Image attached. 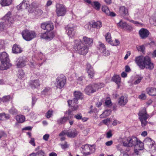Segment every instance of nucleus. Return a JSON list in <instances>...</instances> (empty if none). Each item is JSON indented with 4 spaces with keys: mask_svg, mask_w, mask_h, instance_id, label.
I'll list each match as a JSON object with an SVG mask.
<instances>
[{
    "mask_svg": "<svg viewBox=\"0 0 156 156\" xmlns=\"http://www.w3.org/2000/svg\"><path fill=\"white\" fill-rule=\"evenodd\" d=\"M79 132L75 129L67 130V136L71 138H73L77 136Z\"/></svg>",
    "mask_w": 156,
    "mask_h": 156,
    "instance_id": "obj_24",
    "label": "nucleus"
},
{
    "mask_svg": "<svg viewBox=\"0 0 156 156\" xmlns=\"http://www.w3.org/2000/svg\"><path fill=\"white\" fill-rule=\"evenodd\" d=\"M10 113L16 115L18 114L17 110L13 107H12L9 110Z\"/></svg>",
    "mask_w": 156,
    "mask_h": 156,
    "instance_id": "obj_41",
    "label": "nucleus"
},
{
    "mask_svg": "<svg viewBox=\"0 0 156 156\" xmlns=\"http://www.w3.org/2000/svg\"><path fill=\"white\" fill-rule=\"evenodd\" d=\"M49 135L48 134H46L43 136V139L45 141H47L49 137Z\"/></svg>",
    "mask_w": 156,
    "mask_h": 156,
    "instance_id": "obj_62",
    "label": "nucleus"
},
{
    "mask_svg": "<svg viewBox=\"0 0 156 156\" xmlns=\"http://www.w3.org/2000/svg\"><path fill=\"white\" fill-rule=\"evenodd\" d=\"M82 41V44H86V45L87 46L91 45L93 43V41L92 38L88 37L86 36H83Z\"/></svg>",
    "mask_w": 156,
    "mask_h": 156,
    "instance_id": "obj_27",
    "label": "nucleus"
},
{
    "mask_svg": "<svg viewBox=\"0 0 156 156\" xmlns=\"http://www.w3.org/2000/svg\"><path fill=\"white\" fill-rule=\"evenodd\" d=\"M39 36L41 38L49 41L53 38L55 36V34L52 31H47L44 33L40 34Z\"/></svg>",
    "mask_w": 156,
    "mask_h": 156,
    "instance_id": "obj_13",
    "label": "nucleus"
},
{
    "mask_svg": "<svg viewBox=\"0 0 156 156\" xmlns=\"http://www.w3.org/2000/svg\"><path fill=\"white\" fill-rule=\"evenodd\" d=\"M51 88L50 87H45L44 90L41 92V94L42 95H45L48 94L50 93Z\"/></svg>",
    "mask_w": 156,
    "mask_h": 156,
    "instance_id": "obj_40",
    "label": "nucleus"
},
{
    "mask_svg": "<svg viewBox=\"0 0 156 156\" xmlns=\"http://www.w3.org/2000/svg\"><path fill=\"white\" fill-rule=\"evenodd\" d=\"M61 148L63 149H65L68 147L69 145L68 144L67 142H65L64 144H60Z\"/></svg>",
    "mask_w": 156,
    "mask_h": 156,
    "instance_id": "obj_48",
    "label": "nucleus"
},
{
    "mask_svg": "<svg viewBox=\"0 0 156 156\" xmlns=\"http://www.w3.org/2000/svg\"><path fill=\"white\" fill-rule=\"evenodd\" d=\"M112 136V134L111 131H109L106 133V137L107 138H110Z\"/></svg>",
    "mask_w": 156,
    "mask_h": 156,
    "instance_id": "obj_60",
    "label": "nucleus"
},
{
    "mask_svg": "<svg viewBox=\"0 0 156 156\" xmlns=\"http://www.w3.org/2000/svg\"><path fill=\"white\" fill-rule=\"evenodd\" d=\"M138 140L137 138L135 137L128 138L124 140L123 142L124 146L126 147H132L135 146Z\"/></svg>",
    "mask_w": 156,
    "mask_h": 156,
    "instance_id": "obj_9",
    "label": "nucleus"
},
{
    "mask_svg": "<svg viewBox=\"0 0 156 156\" xmlns=\"http://www.w3.org/2000/svg\"><path fill=\"white\" fill-rule=\"evenodd\" d=\"M12 0H0V3L2 6H8L10 5Z\"/></svg>",
    "mask_w": 156,
    "mask_h": 156,
    "instance_id": "obj_30",
    "label": "nucleus"
},
{
    "mask_svg": "<svg viewBox=\"0 0 156 156\" xmlns=\"http://www.w3.org/2000/svg\"><path fill=\"white\" fill-rule=\"evenodd\" d=\"M101 9L102 11L107 15L108 13V12H109V10L107 6L105 5L102 6Z\"/></svg>",
    "mask_w": 156,
    "mask_h": 156,
    "instance_id": "obj_43",
    "label": "nucleus"
},
{
    "mask_svg": "<svg viewBox=\"0 0 156 156\" xmlns=\"http://www.w3.org/2000/svg\"><path fill=\"white\" fill-rule=\"evenodd\" d=\"M10 98V95L5 96L3 97L2 98V101L4 102H7L9 101Z\"/></svg>",
    "mask_w": 156,
    "mask_h": 156,
    "instance_id": "obj_45",
    "label": "nucleus"
},
{
    "mask_svg": "<svg viewBox=\"0 0 156 156\" xmlns=\"http://www.w3.org/2000/svg\"><path fill=\"white\" fill-rule=\"evenodd\" d=\"M99 44L97 47V48L100 50L101 52L103 51L104 50H105L106 49L105 45L104 44L101 43V42H99Z\"/></svg>",
    "mask_w": 156,
    "mask_h": 156,
    "instance_id": "obj_39",
    "label": "nucleus"
},
{
    "mask_svg": "<svg viewBox=\"0 0 156 156\" xmlns=\"http://www.w3.org/2000/svg\"><path fill=\"white\" fill-rule=\"evenodd\" d=\"M72 103L73 104H74V105H73L71 106V107H72V110L74 111V110H76L78 107V105H77V104H76L75 103H74V102H73V101L72 102Z\"/></svg>",
    "mask_w": 156,
    "mask_h": 156,
    "instance_id": "obj_53",
    "label": "nucleus"
},
{
    "mask_svg": "<svg viewBox=\"0 0 156 156\" xmlns=\"http://www.w3.org/2000/svg\"><path fill=\"white\" fill-rule=\"evenodd\" d=\"M71 112L69 110L66 113H67L68 116L67 117L64 116L58 119L57 121V123L59 125L64 124L69 119L72 118L73 115H71Z\"/></svg>",
    "mask_w": 156,
    "mask_h": 156,
    "instance_id": "obj_16",
    "label": "nucleus"
},
{
    "mask_svg": "<svg viewBox=\"0 0 156 156\" xmlns=\"http://www.w3.org/2000/svg\"><path fill=\"white\" fill-rule=\"evenodd\" d=\"M41 27L44 30H46L47 31H50L53 29L54 26L52 23L47 22L42 23Z\"/></svg>",
    "mask_w": 156,
    "mask_h": 156,
    "instance_id": "obj_19",
    "label": "nucleus"
},
{
    "mask_svg": "<svg viewBox=\"0 0 156 156\" xmlns=\"http://www.w3.org/2000/svg\"><path fill=\"white\" fill-rule=\"evenodd\" d=\"M74 48L77 53L83 55L87 53L88 51V46L82 44L80 40H74Z\"/></svg>",
    "mask_w": 156,
    "mask_h": 156,
    "instance_id": "obj_2",
    "label": "nucleus"
},
{
    "mask_svg": "<svg viewBox=\"0 0 156 156\" xmlns=\"http://www.w3.org/2000/svg\"><path fill=\"white\" fill-rule=\"evenodd\" d=\"M105 105L108 106H109L112 105L111 100L109 97H107L106 98L105 101Z\"/></svg>",
    "mask_w": 156,
    "mask_h": 156,
    "instance_id": "obj_46",
    "label": "nucleus"
},
{
    "mask_svg": "<svg viewBox=\"0 0 156 156\" xmlns=\"http://www.w3.org/2000/svg\"><path fill=\"white\" fill-rule=\"evenodd\" d=\"M135 61L137 65L141 69L145 68L151 70L154 67V64L151 62V58L148 56L142 55L136 57Z\"/></svg>",
    "mask_w": 156,
    "mask_h": 156,
    "instance_id": "obj_1",
    "label": "nucleus"
},
{
    "mask_svg": "<svg viewBox=\"0 0 156 156\" xmlns=\"http://www.w3.org/2000/svg\"><path fill=\"white\" fill-rule=\"evenodd\" d=\"M29 84L32 89H34L38 88L40 83L38 80H31L30 81Z\"/></svg>",
    "mask_w": 156,
    "mask_h": 156,
    "instance_id": "obj_22",
    "label": "nucleus"
},
{
    "mask_svg": "<svg viewBox=\"0 0 156 156\" xmlns=\"http://www.w3.org/2000/svg\"><path fill=\"white\" fill-rule=\"evenodd\" d=\"M117 25L118 26L120 27L121 28L125 30H130L131 28V27L127 24L126 22H124L122 20L117 23Z\"/></svg>",
    "mask_w": 156,
    "mask_h": 156,
    "instance_id": "obj_23",
    "label": "nucleus"
},
{
    "mask_svg": "<svg viewBox=\"0 0 156 156\" xmlns=\"http://www.w3.org/2000/svg\"><path fill=\"white\" fill-rule=\"evenodd\" d=\"M10 118L9 115L5 113H0V120H4L8 119Z\"/></svg>",
    "mask_w": 156,
    "mask_h": 156,
    "instance_id": "obj_35",
    "label": "nucleus"
},
{
    "mask_svg": "<svg viewBox=\"0 0 156 156\" xmlns=\"http://www.w3.org/2000/svg\"><path fill=\"white\" fill-rule=\"evenodd\" d=\"M91 5L97 10H99L100 9L101 5L98 2L95 1L92 2L91 3Z\"/></svg>",
    "mask_w": 156,
    "mask_h": 156,
    "instance_id": "obj_36",
    "label": "nucleus"
},
{
    "mask_svg": "<svg viewBox=\"0 0 156 156\" xmlns=\"http://www.w3.org/2000/svg\"><path fill=\"white\" fill-rule=\"evenodd\" d=\"M74 117L77 120H80L82 118V116L81 113H79L74 115Z\"/></svg>",
    "mask_w": 156,
    "mask_h": 156,
    "instance_id": "obj_50",
    "label": "nucleus"
},
{
    "mask_svg": "<svg viewBox=\"0 0 156 156\" xmlns=\"http://www.w3.org/2000/svg\"><path fill=\"white\" fill-rule=\"evenodd\" d=\"M80 150L84 155L87 156L94 152L95 148L94 145L85 144L82 146Z\"/></svg>",
    "mask_w": 156,
    "mask_h": 156,
    "instance_id": "obj_7",
    "label": "nucleus"
},
{
    "mask_svg": "<svg viewBox=\"0 0 156 156\" xmlns=\"http://www.w3.org/2000/svg\"><path fill=\"white\" fill-rule=\"evenodd\" d=\"M53 111L51 110H49L46 114V116L48 118H50L52 115Z\"/></svg>",
    "mask_w": 156,
    "mask_h": 156,
    "instance_id": "obj_49",
    "label": "nucleus"
},
{
    "mask_svg": "<svg viewBox=\"0 0 156 156\" xmlns=\"http://www.w3.org/2000/svg\"><path fill=\"white\" fill-rule=\"evenodd\" d=\"M105 37L106 41L110 44L112 41L110 33H107L105 36Z\"/></svg>",
    "mask_w": 156,
    "mask_h": 156,
    "instance_id": "obj_42",
    "label": "nucleus"
},
{
    "mask_svg": "<svg viewBox=\"0 0 156 156\" xmlns=\"http://www.w3.org/2000/svg\"><path fill=\"white\" fill-rule=\"evenodd\" d=\"M111 110L110 109H107L105 110L101 115H100V118H103L106 117L111 114Z\"/></svg>",
    "mask_w": 156,
    "mask_h": 156,
    "instance_id": "obj_33",
    "label": "nucleus"
},
{
    "mask_svg": "<svg viewBox=\"0 0 156 156\" xmlns=\"http://www.w3.org/2000/svg\"><path fill=\"white\" fill-rule=\"evenodd\" d=\"M144 144L148 146L149 148L154 149H155V142L152 140L151 138L149 137L146 138L144 141Z\"/></svg>",
    "mask_w": 156,
    "mask_h": 156,
    "instance_id": "obj_17",
    "label": "nucleus"
},
{
    "mask_svg": "<svg viewBox=\"0 0 156 156\" xmlns=\"http://www.w3.org/2000/svg\"><path fill=\"white\" fill-rule=\"evenodd\" d=\"M112 80L113 81L118 85L120 82L121 78L118 75H115L113 76Z\"/></svg>",
    "mask_w": 156,
    "mask_h": 156,
    "instance_id": "obj_34",
    "label": "nucleus"
},
{
    "mask_svg": "<svg viewBox=\"0 0 156 156\" xmlns=\"http://www.w3.org/2000/svg\"><path fill=\"white\" fill-rule=\"evenodd\" d=\"M102 53L103 55L105 56H107L109 55L110 53L109 51H106V49L105 50H104L103 51H102L101 52Z\"/></svg>",
    "mask_w": 156,
    "mask_h": 156,
    "instance_id": "obj_57",
    "label": "nucleus"
},
{
    "mask_svg": "<svg viewBox=\"0 0 156 156\" xmlns=\"http://www.w3.org/2000/svg\"><path fill=\"white\" fill-rule=\"evenodd\" d=\"M147 93L150 96H156V88L154 87H149L146 89Z\"/></svg>",
    "mask_w": 156,
    "mask_h": 156,
    "instance_id": "obj_29",
    "label": "nucleus"
},
{
    "mask_svg": "<svg viewBox=\"0 0 156 156\" xmlns=\"http://www.w3.org/2000/svg\"><path fill=\"white\" fill-rule=\"evenodd\" d=\"M86 70L88 73V76L90 78L94 77L95 72L93 67L89 63H87L86 65Z\"/></svg>",
    "mask_w": 156,
    "mask_h": 156,
    "instance_id": "obj_18",
    "label": "nucleus"
},
{
    "mask_svg": "<svg viewBox=\"0 0 156 156\" xmlns=\"http://www.w3.org/2000/svg\"><path fill=\"white\" fill-rule=\"evenodd\" d=\"M16 119L18 122L22 123L24 121L25 117L22 115H18L16 117Z\"/></svg>",
    "mask_w": 156,
    "mask_h": 156,
    "instance_id": "obj_37",
    "label": "nucleus"
},
{
    "mask_svg": "<svg viewBox=\"0 0 156 156\" xmlns=\"http://www.w3.org/2000/svg\"><path fill=\"white\" fill-rule=\"evenodd\" d=\"M139 119L141 122V125L143 127L145 126L147 123V119L150 116L147 113L146 108H144L140 111L138 113Z\"/></svg>",
    "mask_w": 156,
    "mask_h": 156,
    "instance_id": "obj_5",
    "label": "nucleus"
},
{
    "mask_svg": "<svg viewBox=\"0 0 156 156\" xmlns=\"http://www.w3.org/2000/svg\"><path fill=\"white\" fill-rule=\"evenodd\" d=\"M139 34L141 38L144 39L148 37L149 32L147 29L142 28L139 30Z\"/></svg>",
    "mask_w": 156,
    "mask_h": 156,
    "instance_id": "obj_21",
    "label": "nucleus"
},
{
    "mask_svg": "<svg viewBox=\"0 0 156 156\" xmlns=\"http://www.w3.org/2000/svg\"><path fill=\"white\" fill-rule=\"evenodd\" d=\"M4 42L2 40H0V49L3 48L4 46Z\"/></svg>",
    "mask_w": 156,
    "mask_h": 156,
    "instance_id": "obj_63",
    "label": "nucleus"
},
{
    "mask_svg": "<svg viewBox=\"0 0 156 156\" xmlns=\"http://www.w3.org/2000/svg\"><path fill=\"white\" fill-rule=\"evenodd\" d=\"M22 34L23 38L26 41L31 40L36 36V33L34 31L26 29L23 30Z\"/></svg>",
    "mask_w": 156,
    "mask_h": 156,
    "instance_id": "obj_6",
    "label": "nucleus"
},
{
    "mask_svg": "<svg viewBox=\"0 0 156 156\" xmlns=\"http://www.w3.org/2000/svg\"><path fill=\"white\" fill-rule=\"evenodd\" d=\"M30 6L29 2L26 0H23L22 2L20 3L17 7V9L18 10L21 9H24L27 8Z\"/></svg>",
    "mask_w": 156,
    "mask_h": 156,
    "instance_id": "obj_20",
    "label": "nucleus"
},
{
    "mask_svg": "<svg viewBox=\"0 0 156 156\" xmlns=\"http://www.w3.org/2000/svg\"><path fill=\"white\" fill-rule=\"evenodd\" d=\"M24 76V73L23 70H20L18 71V77L19 79H22Z\"/></svg>",
    "mask_w": 156,
    "mask_h": 156,
    "instance_id": "obj_44",
    "label": "nucleus"
},
{
    "mask_svg": "<svg viewBox=\"0 0 156 156\" xmlns=\"http://www.w3.org/2000/svg\"><path fill=\"white\" fill-rule=\"evenodd\" d=\"M92 27L94 28L100 29L102 27V23L100 21L93 22L92 24Z\"/></svg>",
    "mask_w": 156,
    "mask_h": 156,
    "instance_id": "obj_32",
    "label": "nucleus"
},
{
    "mask_svg": "<svg viewBox=\"0 0 156 156\" xmlns=\"http://www.w3.org/2000/svg\"><path fill=\"white\" fill-rule=\"evenodd\" d=\"M107 14V16H110L112 17H114L115 16L116 14L113 12H111L110 11Z\"/></svg>",
    "mask_w": 156,
    "mask_h": 156,
    "instance_id": "obj_59",
    "label": "nucleus"
},
{
    "mask_svg": "<svg viewBox=\"0 0 156 156\" xmlns=\"http://www.w3.org/2000/svg\"><path fill=\"white\" fill-rule=\"evenodd\" d=\"M101 87L98 84H94L90 85L87 86L84 90L85 93L88 95H90L91 94L95 92Z\"/></svg>",
    "mask_w": 156,
    "mask_h": 156,
    "instance_id": "obj_8",
    "label": "nucleus"
},
{
    "mask_svg": "<svg viewBox=\"0 0 156 156\" xmlns=\"http://www.w3.org/2000/svg\"><path fill=\"white\" fill-rule=\"evenodd\" d=\"M38 56L39 57V58H38V60H39V59H40L41 60H43V61H44V60H45V59L44 58V56L42 53H40L38 55Z\"/></svg>",
    "mask_w": 156,
    "mask_h": 156,
    "instance_id": "obj_54",
    "label": "nucleus"
},
{
    "mask_svg": "<svg viewBox=\"0 0 156 156\" xmlns=\"http://www.w3.org/2000/svg\"><path fill=\"white\" fill-rule=\"evenodd\" d=\"M12 51L13 53L18 54L21 53L23 51L22 48L19 45L14 44L12 47Z\"/></svg>",
    "mask_w": 156,
    "mask_h": 156,
    "instance_id": "obj_28",
    "label": "nucleus"
},
{
    "mask_svg": "<svg viewBox=\"0 0 156 156\" xmlns=\"http://www.w3.org/2000/svg\"><path fill=\"white\" fill-rule=\"evenodd\" d=\"M31 140L29 141V143L34 146H35V144L34 142V138H30Z\"/></svg>",
    "mask_w": 156,
    "mask_h": 156,
    "instance_id": "obj_58",
    "label": "nucleus"
},
{
    "mask_svg": "<svg viewBox=\"0 0 156 156\" xmlns=\"http://www.w3.org/2000/svg\"><path fill=\"white\" fill-rule=\"evenodd\" d=\"M66 77L63 74L59 76L56 79V86L58 88L61 89L64 87L66 83Z\"/></svg>",
    "mask_w": 156,
    "mask_h": 156,
    "instance_id": "obj_11",
    "label": "nucleus"
},
{
    "mask_svg": "<svg viewBox=\"0 0 156 156\" xmlns=\"http://www.w3.org/2000/svg\"><path fill=\"white\" fill-rule=\"evenodd\" d=\"M112 144L113 141L112 140H110L106 142L105 144L106 146H110Z\"/></svg>",
    "mask_w": 156,
    "mask_h": 156,
    "instance_id": "obj_64",
    "label": "nucleus"
},
{
    "mask_svg": "<svg viewBox=\"0 0 156 156\" xmlns=\"http://www.w3.org/2000/svg\"><path fill=\"white\" fill-rule=\"evenodd\" d=\"M136 48L138 51L141 52L142 53H145V48L144 45H142L140 46H137Z\"/></svg>",
    "mask_w": 156,
    "mask_h": 156,
    "instance_id": "obj_38",
    "label": "nucleus"
},
{
    "mask_svg": "<svg viewBox=\"0 0 156 156\" xmlns=\"http://www.w3.org/2000/svg\"><path fill=\"white\" fill-rule=\"evenodd\" d=\"M74 98L73 100H68L67 101L69 106L73 101L76 104L78 103V100L79 99H82L83 98V94L79 91H75L74 93Z\"/></svg>",
    "mask_w": 156,
    "mask_h": 156,
    "instance_id": "obj_12",
    "label": "nucleus"
},
{
    "mask_svg": "<svg viewBox=\"0 0 156 156\" xmlns=\"http://www.w3.org/2000/svg\"><path fill=\"white\" fill-rule=\"evenodd\" d=\"M67 130L62 131L59 134V136H63L65 135L67 136Z\"/></svg>",
    "mask_w": 156,
    "mask_h": 156,
    "instance_id": "obj_56",
    "label": "nucleus"
},
{
    "mask_svg": "<svg viewBox=\"0 0 156 156\" xmlns=\"http://www.w3.org/2000/svg\"><path fill=\"white\" fill-rule=\"evenodd\" d=\"M27 61V58L25 57H20L16 61V66L18 68L23 67L26 66Z\"/></svg>",
    "mask_w": 156,
    "mask_h": 156,
    "instance_id": "obj_15",
    "label": "nucleus"
},
{
    "mask_svg": "<svg viewBox=\"0 0 156 156\" xmlns=\"http://www.w3.org/2000/svg\"><path fill=\"white\" fill-rule=\"evenodd\" d=\"M36 153L41 156H44V152L41 150L38 151Z\"/></svg>",
    "mask_w": 156,
    "mask_h": 156,
    "instance_id": "obj_61",
    "label": "nucleus"
},
{
    "mask_svg": "<svg viewBox=\"0 0 156 156\" xmlns=\"http://www.w3.org/2000/svg\"><path fill=\"white\" fill-rule=\"evenodd\" d=\"M144 143L142 142L140 140H138L134 147L138 149L139 150H142L144 148Z\"/></svg>",
    "mask_w": 156,
    "mask_h": 156,
    "instance_id": "obj_31",
    "label": "nucleus"
},
{
    "mask_svg": "<svg viewBox=\"0 0 156 156\" xmlns=\"http://www.w3.org/2000/svg\"><path fill=\"white\" fill-rule=\"evenodd\" d=\"M119 13L120 14L126 19L125 16L129 15L128 9L125 6H121L119 8Z\"/></svg>",
    "mask_w": 156,
    "mask_h": 156,
    "instance_id": "obj_25",
    "label": "nucleus"
},
{
    "mask_svg": "<svg viewBox=\"0 0 156 156\" xmlns=\"http://www.w3.org/2000/svg\"><path fill=\"white\" fill-rule=\"evenodd\" d=\"M3 19L5 20V23L0 22V33L6 29V24L7 26L10 25L14 21L13 18L11 16V12L9 11L3 17Z\"/></svg>",
    "mask_w": 156,
    "mask_h": 156,
    "instance_id": "obj_4",
    "label": "nucleus"
},
{
    "mask_svg": "<svg viewBox=\"0 0 156 156\" xmlns=\"http://www.w3.org/2000/svg\"><path fill=\"white\" fill-rule=\"evenodd\" d=\"M139 98L141 99L145 100L146 98V96L144 93H142L139 96Z\"/></svg>",
    "mask_w": 156,
    "mask_h": 156,
    "instance_id": "obj_52",
    "label": "nucleus"
},
{
    "mask_svg": "<svg viewBox=\"0 0 156 156\" xmlns=\"http://www.w3.org/2000/svg\"><path fill=\"white\" fill-rule=\"evenodd\" d=\"M119 41L118 39H116L114 42L112 41L110 44L112 46H116L119 45Z\"/></svg>",
    "mask_w": 156,
    "mask_h": 156,
    "instance_id": "obj_47",
    "label": "nucleus"
},
{
    "mask_svg": "<svg viewBox=\"0 0 156 156\" xmlns=\"http://www.w3.org/2000/svg\"><path fill=\"white\" fill-rule=\"evenodd\" d=\"M128 101V97L126 96H122L119 99V104L122 106L125 105Z\"/></svg>",
    "mask_w": 156,
    "mask_h": 156,
    "instance_id": "obj_26",
    "label": "nucleus"
},
{
    "mask_svg": "<svg viewBox=\"0 0 156 156\" xmlns=\"http://www.w3.org/2000/svg\"><path fill=\"white\" fill-rule=\"evenodd\" d=\"M143 78V77H139L138 79H137L135 81H134V84H137L139 83L140 82Z\"/></svg>",
    "mask_w": 156,
    "mask_h": 156,
    "instance_id": "obj_51",
    "label": "nucleus"
},
{
    "mask_svg": "<svg viewBox=\"0 0 156 156\" xmlns=\"http://www.w3.org/2000/svg\"><path fill=\"white\" fill-rule=\"evenodd\" d=\"M66 32L68 36L70 38H72L75 36L76 30L74 29L73 25H68L66 27Z\"/></svg>",
    "mask_w": 156,
    "mask_h": 156,
    "instance_id": "obj_14",
    "label": "nucleus"
},
{
    "mask_svg": "<svg viewBox=\"0 0 156 156\" xmlns=\"http://www.w3.org/2000/svg\"><path fill=\"white\" fill-rule=\"evenodd\" d=\"M0 60L2 64L0 66V69L1 70H6L12 65L10 63L9 55L5 52L4 51L0 53Z\"/></svg>",
    "mask_w": 156,
    "mask_h": 156,
    "instance_id": "obj_3",
    "label": "nucleus"
},
{
    "mask_svg": "<svg viewBox=\"0 0 156 156\" xmlns=\"http://www.w3.org/2000/svg\"><path fill=\"white\" fill-rule=\"evenodd\" d=\"M56 12L58 16H63L66 12V8L62 4L57 3L56 5Z\"/></svg>",
    "mask_w": 156,
    "mask_h": 156,
    "instance_id": "obj_10",
    "label": "nucleus"
},
{
    "mask_svg": "<svg viewBox=\"0 0 156 156\" xmlns=\"http://www.w3.org/2000/svg\"><path fill=\"white\" fill-rule=\"evenodd\" d=\"M84 77L82 76L79 77L77 79L78 83L80 84H81L82 83V81L83 80Z\"/></svg>",
    "mask_w": 156,
    "mask_h": 156,
    "instance_id": "obj_55",
    "label": "nucleus"
}]
</instances>
